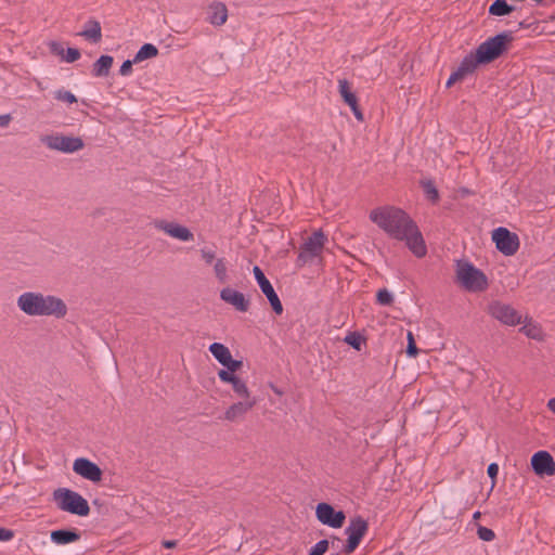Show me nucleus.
Listing matches in <instances>:
<instances>
[{
	"label": "nucleus",
	"mask_w": 555,
	"mask_h": 555,
	"mask_svg": "<svg viewBox=\"0 0 555 555\" xmlns=\"http://www.w3.org/2000/svg\"><path fill=\"white\" fill-rule=\"evenodd\" d=\"M370 219L390 237L402 241L418 258L426 255L427 248L416 223L400 208L385 206L370 212Z\"/></svg>",
	"instance_id": "f257e3e1"
},
{
	"label": "nucleus",
	"mask_w": 555,
	"mask_h": 555,
	"mask_svg": "<svg viewBox=\"0 0 555 555\" xmlns=\"http://www.w3.org/2000/svg\"><path fill=\"white\" fill-rule=\"evenodd\" d=\"M17 307L30 317L52 315L60 319L67 313V307L61 298L36 292L21 294L17 298Z\"/></svg>",
	"instance_id": "f03ea898"
},
{
	"label": "nucleus",
	"mask_w": 555,
	"mask_h": 555,
	"mask_svg": "<svg viewBox=\"0 0 555 555\" xmlns=\"http://www.w3.org/2000/svg\"><path fill=\"white\" fill-rule=\"evenodd\" d=\"M53 501L59 509L78 516H88L90 507L88 501L78 492L67 489L57 488L52 493Z\"/></svg>",
	"instance_id": "7ed1b4c3"
},
{
	"label": "nucleus",
	"mask_w": 555,
	"mask_h": 555,
	"mask_svg": "<svg viewBox=\"0 0 555 555\" xmlns=\"http://www.w3.org/2000/svg\"><path fill=\"white\" fill-rule=\"evenodd\" d=\"M456 280L468 292H483L488 287L486 274L469 261L456 262Z\"/></svg>",
	"instance_id": "20e7f679"
},
{
	"label": "nucleus",
	"mask_w": 555,
	"mask_h": 555,
	"mask_svg": "<svg viewBox=\"0 0 555 555\" xmlns=\"http://www.w3.org/2000/svg\"><path fill=\"white\" fill-rule=\"evenodd\" d=\"M513 41L512 31H503L488 38L476 49L477 54L485 64L501 56Z\"/></svg>",
	"instance_id": "39448f33"
},
{
	"label": "nucleus",
	"mask_w": 555,
	"mask_h": 555,
	"mask_svg": "<svg viewBox=\"0 0 555 555\" xmlns=\"http://www.w3.org/2000/svg\"><path fill=\"white\" fill-rule=\"evenodd\" d=\"M40 142L51 151H57L65 154H73L83 149L85 143L81 138L65 135L62 133H51L40 137Z\"/></svg>",
	"instance_id": "423d86ee"
},
{
	"label": "nucleus",
	"mask_w": 555,
	"mask_h": 555,
	"mask_svg": "<svg viewBox=\"0 0 555 555\" xmlns=\"http://www.w3.org/2000/svg\"><path fill=\"white\" fill-rule=\"evenodd\" d=\"M369 530V524L360 516L350 519L349 525L345 529L347 543L343 547L345 554H351L360 545L363 537Z\"/></svg>",
	"instance_id": "0eeeda50"
},
{
	"label": "nucleus",
	"mask_w": 555,
	"mask_h": 555,
	"mask_svg": "<svg viewBox=\"0 0 555 555\" xmlns=\"http://www.w3.org/2000/svg\"><path fill=\"white\" fill-rule=\"evenodd\" d=\"M496 248L505 256H513L519 248V238L506 228L500 227L492 232Z\"/></svg>",
	"instance_id": "6e6552de"
},
{
	"label": "nucleus",
	"mask_w": 555,
	"mask_h": 555,
	"mask_svg": "<svg viewBox=\"0 0 555 555\" xmlns=\"http://www.w3.org/2000/svg\"><path fill=\"white\" fill-rule=\"evenodd\" d=\"M326 241L327 237L321 230L313 232L301 245L298 258L306 262L313 257H318L322 253Z\"/></svg>",
	"instance_id": "1a4fd4ad"
},
{
	"label": "nucleus",
	"mask_w": 555,
	"mask_h": 555,
	"mask_svg": "<svg viewBox=\"0 0 555 555\" xmlns=\"http://www.w3.org/2000/svg\"><path fill=\"white\" fill-rule=\"evenodd\" d=\"M317 519L331 528H341L346 515L343 511H335L334 507L328 503H319L315 507Z\"/></svg>",
	"instance_id": "9d476101"
},
{
	"label": "nucleus",
	"mask_w": 555,
	"mask_h": 555,
	"mask_svg": "<svg viewBox=\"0 0 555 555\" xmlns=\"http://www.w3.org/2000/svg\"><path fill=\"white\" fill-rule=\"evenodd\" d=\"M253 273L261 292L268 298L273 311L276 314H281L283 312V306L270 281L266 278L264 273L258 266L254 267Z\"/></svg>",
	"instance_id": "9b49d317"
},
{
	"label": "nucleus",
	"mask_w": 555,
	"mask_h": 555,
	"mask_svg": "<svg viewBox=\"0 0 555 555\" xmlns=\"http://www.w3.org/2000/svg\"><path fill=\"white\" fill-rule=\"evenodd\" d=\"M489 313L501 323L506 325H516L520 323L521 317L509 305L494 301L488 308Z\"/></svg>",
	"instance_id": "f8f14e48"
},
{
	"label": "nucleus",
	"mask_w": 555,
	"mask_h": 555,
	"mask_svg": "<svg viewBox=\"0 0 555 555\" xmlns=\"http://www.w3.org/2000/svg\"><path fill=\"white\" fill-rule=\"evenodd\" d=\"M73 470L77 475L92 482H99L102 479L101 468L86 457L76 459L73 464Z\"/></svg>",
	"instance_id": "ddd939ff"
},
{
	"label": "nucleus",
	"mask_w": 555,
	"mask_h": 555,
	"mask_svg": "<svg viewBox=\"0 0 555 555\" xmlns=\"http://www.w3.org/2000/svg\"><path fill=\"white\" fill-rule=\"evenodd\" d=\"M531 466L538 475H555V461L547 451L534 453L531 457Z\"/></svg>",
	"instance_id": "4468645a"
},
{
	"label": "nucleus",
	"mask_w": 555,
	"mask_h": 555,
	"mask_svg": "<svg viewBox=\"0 0 555 555\" xmlns=\"http://www.w3.org/2000/svg\"><path fill=\"white\" fill-rule=\"evenodd\" d=\"M155 228L182 242H189L194 238L193 233L186 227L176 222L159 220L155 222Z\"/></svg>",
	"instance_id": "2eb2a0df"
},
{
	"label": "nucleus",
	"mask_w": 555,
	"mask_h": 555,
	"mask_svg": "<svg viewBox=\"0 0 555 555\" xmlns=\"http://www.w3.org/2000/svg\"><path fill=\"white\" fill-rule=\"evenodd\" d=\"M338 92H339L340 96L343 98L344 102L351 108L357 120L363 121L364 116L358 106L357 96L351 91L350 85L346 79L338 80Z\"/></svg>",
	"instance_id": "dca6fc26"
},
{
	"label": "nucleus",
	"mask_w": 555,
	"mask_h": 555,
	"mask_svg": "<svg viewBox=\"0 0 555 555\" xmlns=\"http://www.w3.org/2000/svg\"><path fill=\"white\" fill-rule=\"evenodd\" d=\"M218 377L221 382L231 384L233 391L242 400L253 399L246 383L235 374L220 370L218 372Z\"/></svg>",
	"instance_id": "f3484780"
},
{
	"label": "nucleus",
	"mask_w": 555,
	"mask_h": 555,
	"mask_svg": "<svg viewBox=\"0 0 555 555\" xmlns=\"http://www.w3.org/2000/svg\"><path fill=\"white\" fill-rule=\"evenodd\" d=\"M220 298L240 312H246L249 309V300L244 294L231 287L222 288L220 291Z\"/></svg>",
	"instance_id": "a211bd4d"
},
{
	"label": "nucleus",
	"mask_w": 555,
	"mask_h": 555,
	"mask_svg": "<svg viewBox=\"0 0 555 555\" xmlns=\"http://www.w3.org/2000/svg\"><path fill=\"white\" fill-rule=\"evenodd\" d=\"M256 404V399L241 400L231 404L224 412L223 420L235 422L243 418V416L250 411Z\"/></svg>",
	"instance_id": "6ab92c4d"
},
{
	"label": "nucleus",
	"mask_w": 555,
	"mask_h": 555,
	"mask_svg": "<svg viewBox=\"0 0 555 555\" xmlns=\"http://www.w3.org/2000/svg\"><path fill=\"white\" fill-rule=\"evenodd\" d=\"M81 538L80 532L73 529H57L50 533V540L55 545H67L79 541Z\"/></svg>",
	"instance_id": "aec40b11"
},
{
	"label": "nucleus",
	"mask_w": 555,
	"mask_h": 555,
	"mask_svg": "<svg viewBox=\"0 0 555 555\" xmlns=\"http://www.w3.org/2000/svg\"><path fill=\"white\" fill-rule=\"evenodd\" d=\"M228 9L221 2H212L207 10V20L215 26H221L227 22Z\"/></svg>",
	"instance_id": "412c9836"
},
{
	"label": "nucleus",
	"mask_w": 555,
	"mask_h": 555,
	"mask_svg": "<svg viewBox=\"0 0 555 555\" xmlns=\"http://www.w3.org/2000/svg\"><path fill=\"white\" fill-rule=\"evenodd\" d=\"M79 36L94 43L100 42L102 39L101 24L95 20H89Z\"/></svg>",
	"instance_id": "4be33fe9"
},
{
	"label": "nucleus",
	"mask_w": 555,
	"mask_h": 555,
	"mask_svg": "<svg viewBox=\"0 0 555 555\" xmlns=\"http://www.w3.org/2000/svg\"><path fill=\"white\" fill-rule=\"evenodd\" d=\"M113 57L111 55H101L93 64L92 75L94 77H106L113 65Z\"/></svg>",
	"instance_id": "5701e85b"
},
{
	"label": "nucleus",
	"mask_w": 555,
	"mask_h": 555,
	"mask_svg": "<svg viewBox=\"0 0 555 555\" xmlns=\"http://www.w3.org/2000/svg\"><path fill=\"white\" fill-rule=\"evenodd\" d=\"M479 64L485 63L480 61L477 52H475V54L470 53L462 60L457 70L465 77L466 75L472 74Z\"/></svg>",
	"instance_id": "b1692460"
},
{
	"label": "nucleus",
	"mask_w": 555,
	"mask_h": 555,
	"mask_svg": "<svg viewBox=\"0 0 555 555\" xmlns=\"http://www.w3.org/2000/svg\"><path fill=\"white\" fill-rule=\"evenodd\" d=\"M158 54L157 48L152 43L143 44L133 57V62L140 63L144 60L155 57Z\"/></svg>",
	"instance_id": "393cba45"
},
{
	"label": "nucleus",
	"mask_w": 555,
	"mask_h": 555,
	"mask_svg": "<svg viewBox=\"0 0 555 555\" xmlns=\"http://www.w3.org/2000/svg\"><path fill=\"white\" fill-rule=\"evenodd\" d=\"M209 351L216 358V360L223 365L227 359L231 356L228 347L220 343H212L209 346Z\"/></svg>",
	"instance_id": "a878e982"
},
{
	"label": "nucleus",
	"mask_w": 555,
	"mask_h": 555,
	"mask_svg": "<svg viewBox=\"0 0 555 555\" xmlns=\"http://www.w3.org/2000/svg\"><path fill=\"white\" fill-rule=\"evenodd\" d=\"M514 7L509 5L506 0H495L489 8V13L495 16H503L512 13Z\"/></svg>",
	"instance_id": "bb28decb"
},
{
	"label": "nucleus",
	"mask_w": 555,
	"mask_h": 555,
	"mask_svg": "<svg viewBox=\"0 0 555 555\" xmlns=\"http://www.w3.org/2000/svg\"><path fill=\"white\" fill-rule=\"evenodd\" d=\"M211 266L214 267L216 279L220 283H225L229 279L227 260L224 258H218Z\"/></svg>",
	"instance_id": "cd10ccee"
},
{
	"label": "nucleus",
	"mask_w": 555,
	"mask_h": 555,
	"mask_svg": "<svg viewBox=\"0 0 555 555\" xmlns=\"http://www.w3.org/2000/svg\"><path fill=\"white\" fill-rule=\"evenodd\" d=\"M421 184H422V188L424 190L426 197L429 201L435 203L439 199L438 190L431 180L422 181Z\"/></svg>",
	"instance_id": "c85d7f7f"
},
{
	"label": "nucleus",
	"mask_w": 555,
	"mask_h": 555,
	"mask_svg": "<svg viewBox=\"0 0 555 555\" xmlns=\"http://www.w3.org/2000/svg\"><path fill=\"white\" fill-rule=\"evenodd\" d=\"M201 258L205 264L211 266L218 259L215 246H204L199 249Z\"/></svg>",
	"instance_id": "c756f323"
},
{
	"label": "nucleus",
	"mask_w": 555,
	"mask_h": 555,
	"mask_svg": "<svg viewBox=\"0 0 555 555\" xmlns=\"http://www.w3.org/2000/svg\"><path fill=\"white\" fill-rule=\"evenodd\" d=\"M54 98L59 101L66 102L68 104H73L77 102V98L74 93L65 89H59L54 92Z\"/></svg>",
	"instance_id": "7c9ffc66"
},
{
	"label": "nucleus",
	"mask_w": 555,
	"mask_h": 555,
	"mask_svg": "<svg viewBox=\"0 0 555 555\" xmlns=\"http://www.w3.org/2000/svg\"><path fill=\"white\" fill-rule=\"evenodd\" d=\"M344 341L356 350H361L363 338L357 333H350L345 337Z\"/></svg>",
	"instance_id": "2f4dec72"
},
{
	"label": "nucleus",
	"mask_w": 555,
	"mask_h": 555,
	"mask_svg": "<svg viewBox=\"0 0 555 555\" xmlns=\"http://www.w3.org/2000/svg\"><path fill=\"white\" fill-rule=\"evenodd\" d=\"M330 547V542L328 540H320L318 543H315L308 555H324L326 553V551L328 550Z\"/></svg>",
	"instance_id": "473e14b6"
},
{
	"label": "nucleus",
	"mask_w": 555,
	"mask_h": 555,
	"mask_svg": "<svg viewBox=\"0 0 555 555\" xmlns=\"http://www.w3.org/2000/svg\"><path fill=\"white\" fill-rule=\"evenodd\" d=\"M377 302L382 306H390L393 301V296L386 288L379 289L377 292Z\"/></svg>",
	"instance_id": "72a5a7b5"
},
{
	"label": "nucleus",
	"mask_w": 555,
	"mask_h": 555,
	"mask_svg": "<svg viewBox=\"0 0 555 555\" xmlns=\"http://www.w3.org/2000/svg\"><path fill=\"white\" fill-rule=\"evenodd\" d=\"M521 331L530 338L533 339H541L542 333L540 327L533 324H525L521 328Z\"/></svg>",
	"instance_id": "f704fd0d"
},
{
	"label": "nucleus",
	"mask_w": 555,
	"mask_h": 555,
	"mask_svg": "<svg viewBox=\"0 0 555 555\" xmlns=\"http://www.w3.org/2000/svg\"><path fill=\"white\" fill-rule=\"evenodd\" d=\"M243 365V362L241 360H234L232 358V354L227 359V361L223 363V366L225 370L224 372H230L231 374H234L236 371H238Z\"/></svg>",
	"instance_id": "c9c22d12"
},
{
	"label": "nucleus",
	"mask_w": 555,
	"mask_h": 555,
	"mask_svg": "<svg viewBox=\"0 0 555 555\" xmlns=\"http://www.w3.org/2000/svg\"><path fill=\"white\" fill-rule=\"evenodd\" d=\"M477 535L480 540L487 541V542H490V541L494 540V538H495V533L493 532L492 529L482 527V526L478 527Z\"/></svg>",
	"instance_id": "e433bc0d"
},
{
	"label": "nucleus",
	"mask_w": 555,
	"mask_h": 555,
	"mask_svg": "<svg viewBox=\"0 0 555 555\" xmlns=\"http://www.w3.org/2000/svg\"><path fill=\"white\" fill-rule=\"evenodd\" d=\"M418 353V349L416 347L413 334L411 332L408 333V346H406V354L409 357H416Z\"/></svg>",
	"instance_id": "4c0bfd02"
},
{
	"label": "nucleus",
	"mask_w": 555,
	"mask_h": 555,
	"mask_svg": "<svg viewBox=\"0 0 555 555\" xmlns=\"http://www.w3.org/2000/svg\"><path fill=\"white\" fill-rule=\"evenodd\" d=\"M79 57H80V51L78 49L68 48L64 55V61H66L67 63H74L77 60H79Z\"/></svg>",
	"instance_id": "58836bf2"
},
{
	"label": "nucleus",
	"mask_w": 555,
	"mask_h": 555,
	"mask_svg": "<svg viewBox=\"0 0 555 555\" xmlns=\"http://www.w3.org/2000/svg\"><path fill=\"white\" fill-rule=\"evenodd\" d=\"M135 62H133V60L125 61L119 68V74L121 76H130L132 74V65Z\"/></svg>",
	"instance_id": "ea45409f"
},
{
	"label": "nucleus",
	"mask_w": 555,
	"mask_h": 555,
	"mask_svg": "<svg viewBox=\"0 0 555 555\" xmlns=\"http://www.w3.org/2000/svg\"><path fill=\"white\" fill-rule=\"evenodd\" d=\"M464 76L456 69L450 75L449 79L447 80V88H450L453 83H455L459 80H462Z\"/></svg>",
	"instance_id": "a19ab883"
},
{
	"label": "nucleus",
	"mask_w": 555,
	"mask_h": 555,
	"mask_svg": "<svg viewBox=\"0 0 555 555\" xmlns=\"http://www.w3.org/2000/svg\"><path fill=\"white\" fill-rule=\"evenodd\" d=\"M14 537V532L7 528H0V541H10Z\"/></svg>",
	"instance_id": "79ce46f5"
},
{
	"label": "nucleus",
	"mask_w": 555,
	"mask_h": 555,
	"mask_svg": "<svg viewBox=\"0 0 555 555\" xmlns=\"http://www.w3.org/2000/svg\"><path fill=\"white\" fill-rule=\"evenodd\" d=\"M50 51L53 53V54H56V55H63L64 54V49L62 47L61 43L56 42V41H52L50 44Z\"/></svg>",
	"instance_id": "37998d69"
},
{
	"label": "nucleus",
	"mask_w": 555,
	"mask_h": 555,
	"mask_svg": "<svg viewBox=\"0 0 555 555\" xmlns=\"http://www.w3.org/2000/svg\"><path fill=\"white\" fill-rule=\"evenodd\" d=\"M487 473L491 479H495L499 474V465L496 463H491L488 466Z\"/></svg>",
	"instance_id": "c03bdc74"
},
{
	"label": "nucleus",
	"mask_w": 555,
	"mask_h": 555,
	"mask_svg": "<svg viewBox=\"0 0 555 555\" xmlns=\"http://www.w3.org/2000/svg\"><path fill=\"white\" fill-rule=\"evenodd\" d=\"M11 116L9 114L0 115V127L5 128L9 126L11 121Z\"/></svg>",
	"instance_id": "a18cd8bd"
},
{
	"label": "nucleus",
	"mask_w": 555,
	"mask_h": 555,
	"mask_svg": "<svg viewBox=\"0 0 555 555\" xmlns=\"http://www.w3.org/2000/svg\"><path fill=\"white\" fill-rule=\"evenodd\" d=\"M547 409L555 414V397L547 401Z\"/></svg>",
	"instance_id": "49530a36"
},
{
	"label": "nucleus",
	"mask_w": 555,
	"mask_h": 555,
	"mask_svg": "<svg viewBox=\"0 0 555 555\" xmlns=\"http://www.w3.org/2000/svg\"><path fill=\"white\" fill-rule=\"evenodd\" d=\"M176 544H177V542H176V541H173V540H168V541H164V542H163V545H164L166 548H172V547H175V546H176Z\"/></svg>",
	"instance_id": "de8ad7c7"
},
{
	"label": "nucleus",
	"mask_w": 555,
	"mask_h": 555,
	"mask_svg": "<svg viewBox=\"0 0 555 555\" xmlns=\"http://www.w3.org/2000/svg\"><path fill=\"white\" fill-rule=\"evenodd\" d=\"M272 389H273V391H274L276 395H280V396L282 395V391H281L279 388H276V387H272Z\"/></svg>",
	"instance_id": "09e8293b"
},
{
	"label": "nucleus",
	"mask_w": 555,
	"mask_h": 555,
	"mask_svg": "<svg viewBox=\"0 0 555 555\" xmlns=\"http://www.w3.org/2000/svg\"><path fill=\"white\" fill-rule=\"evenodd\" d=\"M480 517V512H476L474 515H473V518L474 519H478Z\"/></svg>",
	"instance_id": "8fccbe9b"
}]
</instances>
